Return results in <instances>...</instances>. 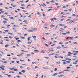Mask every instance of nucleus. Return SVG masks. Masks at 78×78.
Wrapping results in <instances>:
<instances>
[{
    "instance_id": "f257e3e1",
    "label": "nucleus",
    "mask_w": 78,
    "mask_h": 78,
    "mask_svg": "<svg viewBox=\"0 0 78 78\" xmlns=\"http://www.w3.org/2000/svg\"><path fill=\"white\" fill-rule=\"evenodd\" d=\"M27 31L28 32H29V33H31V32H33V30H28Z\"/></svg>"
},
{
    "instance_id": "f03ea898",
    "label": "nucleus",
    "mask_w": 78,
    "mask_h": 78,
    "mask_svg": "<svg viewBox=\"0 0 78 78\" xmlns=\"http://www.w3.org/2000/svg\"><path fill=\"white\" fill-rule=\"evenodd\" d=\"M3 22L4 24H6V23H8V22L6 21H3Z\"/></svg>"
},
{
    "instance_id": "7ed1b4c3",
    "label": "nucleus",
    "mask_w": 78,
    "mask_h": 78,
    "mask_svg": "<svg viewBox=\"0 0 78 78\" xmlns=\"http://www.w3.org/2000/svg\"><path fill=\"white\" fill-rule=\"evenodd\" d=\"M41 52L42 53H45V50H41Z\"/></svg>"
},
{
    "instance_id": "20e7f679",
    "label": "nucleus",
    "mask_w": 78,
    "mask_h": 78,
    "mask_svg": "<svg viewBox=\"0 0 78 78\" xmlns=\"http://www.w3.org/2000/svg\"><path fill=\"white\" fill-rule=\"evenodd\" d=\"M37 14H38V15H39V16H41V14H40V13H39L38 12H37Z\"/></svg>"
},
{
    "instance_id": "39448f33",
    "label": "nucleus",
    "mask_w": 78,
    "mask_h": 78,
    "mask_svg": "<svg viewBox=\"0 0 78 78\" xmlns=\"http://www.w3.org/2000/svg\"><path fill=\"white\" fill-rule=\"evenodd\" d=\"M42 69H44V70H46V69H49V68L45 67H43L42 68Z\"/></svg>"
},
{
    "instance_id": "423d86ee",
    "label": "nucleus",
    "mask_w": 78,
    "mask_h": 78,
    "mask_svg": "<svg viewBox=\"0 0 78 78\" xmlns=\"http://www.w3.org/2000/svg\"><path fill=\"white\" fill-rule=\"evenodd\" d=\"M57 74H58V73H55L53 74L52 76H56V75H57Z\"/></svg>"
},
{
    "instance_id": "0eeeda50",
    "label": "nucleus",
    "mask_w": 78,
    "mask_h": 78,
    "mask_svg": "<svg viewBox=\"0 0 78 78\" xmlns=\"http://www.w3.org/2000/svg\"><path fill=\"white\" fill-rule=\"evenodd\" d=\"M24 53L23 52V53H20V56H22V54H24Z\"/></svg>"
},
{
    "instance_id": "6e6552de",
    "label": "nucleus",
    "mask_w": 78,
    "mask_h": 78,
    "mask_svg": "<svg viewBox=\"0 0 78 78\" xmlns=\"http://www.w3.org/2000/svg\"><path fill=\"white\" fill-rule=\"evenodd\" d=\"M50 27H51V28H52V27H55V26L54 25H50Z\"/></svg>"
},
{
    "instance_id": "1a4fd4ad",
    "label": "nucleus",
    "mask_w": 78,
    "mask_h": 78,
    "mask_svg": "<svg viewBox=\"0 0 78 78\" xmlns=\"http://www.w3.org/2000/svg\"><path fill=\"white\" fill-rule=\"evenodd\" d=\"M49 51H54V50H53V48H51V50L50 49Z\"/></svg>"
},
{
    "instance_id": "9d476101",
    "label": "nucleus",
    "mask_w": 78,
    "mask_h": 78,
    "mask_svg": "<svg viewBox=\"0 0 78 78\" xmlns=\"http://www.w3.org/2000/svg\"><path fill=\"white\" fill-rule=\"evenodd\" d=\"M8 46H9V44H7L5 46V47H6V48H7L8 47Z\"/></svg>"
},
{
    "instance_id": "9b49d317",
    "label": "nucleus",
    "mask_w": 78,
    "mask_h": 78,
    "mask_svg": "<svg viewBox=\"0 0 78 78\" xmlns=\"http://www.w3.org/2000/svg\"><path fill=\"white\" fill-rule=\"evenodd\" d=\"M64 73V72L63 71V72H60V73H58L59 75V74H61V73Z\"/></svg>"
},
{
    "instance_id": "f8f14e48",
    "label": "nucleus",
    "mask_w": 78,
    "mask_h": 78,
    "mask_svg": "<svg viewBox=\"0 0 78 78\" xmlns=\"http://www.w3.org/2000/svg\"><path fill=\"white\" fill-rule=\"evenodd\" d=\"M9 73H14V72L13 71H10L9 72Z\"/></svg>"
},
{
    "instance_id": "ddd939ff",
    "label": "nucleus",
    "mask_w": 78,
    "mask_h": 78,
    "mask_svg": "<svg viewBox=\"0 0 78 78\" xmlns=\"http://www.w3.org/2000/svg\"><path fill=\"white\" fill-rule=\"evenodd\" d=\"M0 69H1L3 70H5V69H4V68H3V67H0Z\"/></svg>"
},
{
    "instance_id": "4468645a",
    "label": "nucleus",
    "mask_w": 78,
    "mask_h": 78,
    "mask_svg": "<svg viewBox=\"0 0 78 78\" xmlns=\"http://www.w3.org/2000/svg\"><path fill=\"white\" fill-rule=\"evenodd\" d=\"M23 73H25L26 72V71L25 70H23L21 71Z\"/></svg>"
},
{
    "instance_id": "2eb2a0df",
    "label": "nucleus",
    "mask_w": 78,
    "mask_h": 78,
    "mask_svg": "<svg viewBox=\"0 0 78 78\" xmlns=\"http://www.w3.org/2000/svg\"><path fill=\"white\" fill-rule=\"evenodd\" d=\"M51 3H55V2H54V1L53 0H52V1H50Z\"/></svg>"
},
{
    "instance_id": "dca6fc26",
    "label": "nucleus",
    "mask_w": 78,
    "mask_h": 78,
    "mask_svg": "<svg viewBox=\"0 0 78 78\" xmlns=\"http://www.w3.org/2000/svg\"><path fill=\"white\" fill-rule=\"evenodd\" d=\"M57 9H59V8H60V6L58 5L57 6Z\"/></svg>"
},
{
    "instance_id": "f3484780",
    "label": "nucleus",
    "mask_w": 78,
    "mask_h": 78,
    "mask_svg": "<svg viewBox=\"0 0 78 78\" xmlns=\"http://www.w3.org/2000/svg\"><path fill=\"white\" fill-rule=\"evenodd\" d=\"M31 38V37H29L27 39L28 40V41H30V38Z\"/></svg>"
},
{
    "instance_id": "a211bd4d",
    "label": "nucleus",
    "mask_w": 78,
    "mask_h": 78,
    "mask_svg": "<svg viewBox=\"0 0 78 78\" xmlns=\"http://www.w3.org/2000/svg\"><path fill=\"white\" fill-rule=\"evenodd\" d=\"M68 54H70V55H72V54H73V53H71L70 52H69L68 53Z\"/></svg>"
},
{
    "instance_id": "6ab92c4d",
    "label": "nucleus",
    "mask_w": 78,
    "mask_h": 78,
    "mask_svg": "<svg viewBox=\"0 0 78 78\" xmlns=\"http://www.w3.org/2000/svg\"><path fill=\"white\" fill-rule=\"evenodd\" d=\"M62 34H63V35H66V34H66V33H62Z\"/></svg>"
},
{
    "instance_id": "aec40b11",
    "label": "nucleus",
    "mask_w": 78,
    "mask_h": 78,
    "mask_svg": "<svg viewBox=\"0 0 78 78\" xmlns=\"http://www.w3.org/2000/svg\"><path fill=\"white\" fill-rule=\"evenodd\" d=\"M59 44L60 45H62V44H63V43L59 42Z\"/></svg>"
},
{
    "instance_id": "412c9836",
    "label": "nucleus",
    "mask_w": 78,
    "mask_h": 78,
    "mask_svg": "<svg viewBox=\"0 0 78 78\" xmlns=\"http://www.w3.org/2000/svg\"><path fill=\"white\" fill-rule=\"evenodd\" d=\"M73 53H78V51H73Z\"/></svg>"
},
{
    "instance_id": "4be33fe9",
    "label": "nucleus",
    "mask_w": 78,
    "mask_h": 78,
    "mask_svg": "<svg viewBox=\"0 0 78 78\" xmlns=\"http://www.w3.org/2000/svg\"><path fill=\"white\" fill-rule=\"evenodd\" d=\"M62 76H63V75H62L60 76H58V77H62Z\"/></svg>"
},
{
    "instance_id": "5701e85b",
    "label": "nucleus",
    "mask_w": 78,
    "mask_h": 78,
    "mask_svg": "<svg viewBox=\"0 0 78 78\" xmlns=\"http://www.w3.org/2000/svg\"><path fill=\"white\" fill-rule=\"evenodd\" d=\"M57 70H58V69H57V68H55L54 71L55 72H56V71H57Z\"/></svg>"
},
{
    "instance_id": "b1692460",
    "label": "nucleus",
    "mask_w": 78,
    "mask_h": 78,
    "mask_svg": "<svg viewBox=\"0 0 78 78\" xmlns=\"http://www.w3.org/2000/svg\"><path fill=\"white\" fill-rule=\"evenodd\" d=\"M70 40H72L74 38L73 37H70Z\"/></svg>"
},
{
    "instance_id": "393cba45",
    "label": "nucleus",
    "mask_w": 78,
    "mask_h": 78,
    "mask_svg": "<svg viewBox=\"0 0 78 78\" xmlns=\"http://www.w3.org/2000/svg\"><path fill=\"white\" fill-rule=\"evenodd\" d=\"M32 37H33V38H36V37L35 36H34Z\"/></svg>"
},
{
    "instance_id": "a878e982",
    "label": "nucleus",
    "mask_w": 78,
    "mask_h": 78,
    "mask_svg": "<svg viewBox=\"0 0 78 78\" xmlns=\"http://www.w3.org/2000/svg\"><path fill=\"white\" fill-rule=\"evenodd\" d=\"M33 38L31 37V38L30 39V41L31 42H33Z\"/></svg>"
},
{
    "instance_id": "bb28decb",
    "label": "nucleus",
    "mask_w": 78,
    "mask_h": 78,
    "mask_svg": "<svg viewBox=\"0 0 78 78\" xmlns=\"http://www.w3.org/2000/svg\"><path fill=\"white\" fill-rule=\"evenodd\" d=\"M64 20L65 19L64 18H63L60 20V21H63V20Z\"/></svg>"
},
{
    "instance_id": "cd10ccee",
    "label": "nucleus",
    "mask_w": 78,
    "mask_h": 78,
    "mask_svg": "<svg viewBox=\"0 0 78 78\" xmlns=\"http://www.w3.org/2000/svg\"><path fill=\"white\" fill-rule=\"evenodd\" d=\"M56 62V64H59L60 63H61V62H60V61H59V62Z\"/></svg>"
},
{
    "instance_id": "c85d7f7f",
    "label": "nucleus",
    "mask_w": 78,
    "mask_h": 78,
    "mask_svg": "<svg viewBox=\"0 0 78 78\" xmlns=\"http://www.w3.org/2000/svg\"><path fill=\"white\" fill-rule=\"evenodd\" d=\"M73 44H77L78 43H77L76 42H73Z\"/></svg>"
},
{
    "instance_id": "c756f323",
    "label": "nucleus",
    "mask_w": 78,
    "mask_h": 78,
    "mask_svg": "<svg viewBox=\"0 0 78 78\" xmlns=\"http://www.w3.org/2000/svg\"><path fill=\"white\" fill-rule=\"evenodd\" d=\"M8 34H10V35H12V34L10 33H8Z\"/></svg>"
},
{
    "instance_id": "7c9ffc66",
    "label": "nucleus",
    "mask_w": 78,
    "mask_h": 78,
    "mask_svg": "<svg viewBox=\"0 0 78 78\" xmlns=\"http://www.w3.org/2000/svg\"><path fill=\"white\" fill-rule=\"evenodd\" d=\"M55 55V53L51 54H49L50 56H51V55Z\"/></svg>"
},
{
    "instance_id": "2f4dec72",
    "label": "nucleus",
    "mask_w": 78,
    "mask_h": 78,
    "mask_svg": "<svg viewBox=\"0 0 78 78\" xmlns=\"http://www.w3.org/2000/svg\"><path fill=\"white\" fill-rule=\"evenodd\" d=\"M3 19H4V20H8V19H6L5 18H3Z\"/></svg>"
},
{
    "instance_id": "473e14b6",
    "label": "nucleus",
    "mask_w": 78,
    "mask_h": 78,
    "mask_svg": "<svg viewBox=\"0 0 78 78\" xmlns=\"http://www.w3.org/2000/svg\"><path fill=\"white\" fill-rule=\"evenodd\" d=\"M18 42H21V41L20 40H18L17 41Z\"/></svg>"
},
{
    "instance_id": "72a5a7b5",
    "label": "nucleus",
    "mask_w": 78,
    "mask_h": 78,
    "mask_svg": "<svg viewBox=\"0 0 78 78\" xmlns=\"http://www.w3.org/2000/svg\"><path fill=\"white\" fill-rule=\"evenodd\" d=\"M69 11H72V9H68Z\"/></svg>"
},
{
    "instance_id": "f704fd0d",
    "label": "nucleus",
    "mask_w": 78,
    "mask_h": 78,
    "mask_svg": "<svg viewBox=\"0 0 78 78\" xmlns=\"http://www.w3.org/2000/svg\"><path fill=\"white\" fill-rule=\"evenodd\" d=\"M39 6H44V5L41 4V5L40 4H39Z\"/></svg>"
},
{
    "instance_id": "c9c22d12",
    "label": "nucleus",
    "mask_w": 78,
    "mask_h": 78,
    "mask_svg": "<svg viewBox=\"0 0 78 78\" xmlns=\"http://www.w3.org/2000/svg\"><path fill=\"white\" fill-rule=\"evenodd\" d=\"M4 31H5V32H8L9 31L8 30H5Z\"/></svg>"
},
{
    "instance_id": "e433bc0d",
    "label": "nucleus",
    "mask_w": 78,
    "mask_h": 78,
    "mask_svg": "<svg viewBox=\"0 0 78 78\" xmlns=\"http://www.w3.org/2000/svg\"><path fill=\"white\" fill-rule=\"evenodd\" d=\"M66 34H70V32L68 31L66 33Z\"/></svg>"
},
{
    "instance_id": "4c0bfd02",
    "label": "nucleus",
    "mask_w": 78,
    "mask_h": 78,
    "mask_svg": "<svg viewBox=\"0 0 78 78\" xmlns=\"http://www.w3.org/2000/svg\"><path fill=\"white\" fill-rule=\"evenodd\" d=\"M30 6V5H28L26 7V8H28V6Z\"/></svg>"
},
{
    "instance_id": "58836bf2",
    "label": "nucleus",
    "mask_w": 78,
    "mask_h": 78,
    "mask_svg": "<svg viewBox=\"0 0 78 78\" xmlns=\"http://www.w3.org/2000/svg\"><path fill=\"white\" fill-rule=\"evenodd\" d=\"M72 23V22L70 21L69 22V23H67V24H69V23Z\"/></svg>"
},
{
    "instance_id": "ea45409f",
    "label": "nucleus",
    "mask_w": 78,
    "mask_h": 78,
    "mask_svg": "<svg viewBox=\"0 0 78 78\" xmlns=\"http://www.w3.org/2000/svg\"><path fill=\"white\" fill-rule=\"evenodd\" d=\"M66 69H71V68L70 67H68L66 68Z\"/></svg>"
},
{
    "instance_id": "a19ab883",
    "label": "nucleus",
    "mask_w": 78,
    "mask_h": 78,
    "mask_svg": "<svg viewBox=\"0 0 78 78\" xmlns=\"http://www.w3.org/2000/svg\"><path fill=\"white\" fill-rule=\"evenodd\" d=\"M66 21H70V19H68L66 20Z\"/></svg>"
},
{
    "instance_id": "79ce46f5",
    "label": "nucleus",
    "mask_w": 78,
    "mask_h": 78,
    "mask_svg": "<svg viewBox=\"0 0 78 78\" xmlns=\"http://www.w3.org/2000/svg\"><path fill=\"white\" fill-rule=\"evenodd\" d=\"M10 19H12V20H14V18L13 17H10Z\"/></svg>"
},
{
    "instance_id": "37998d69",
    "label": "nucleus",
    "mask_w": 78,
    "mask_h": 78,
    "mask_svg": "<svg viewBox=\"0 0 78 78\" xmlns=\"http://www.w3.org/2000/svg\"><path fill=\"white\" fill-rule=\"evenodd\" d=\"M20 67L21 68V69H23V67L22 66H20Z\"/></svg>"
},
{
    "instance_id": "c03bdc74",
    "label": "nucleus",
    "mask_w": 78,
    "mask_h": 78,
    "mask_svg": "<svg viewBox=\"0 0 78 78\" xmlns=\"http://www.w3.org/2000/svg\"><path fill=\"white\" fill-rule=\"evenodd\" d=\"M1 67H5V66L3 65H1Z\"/></svg>"
},
{
    "instance_id": "a18cd8bd",
    "label": "nucleus",
    "mask_w": 78,
    "mask_h": 78,
    "mask_svg": "<svg viewBox=\"0 0 78 78\" xmlns=\"http://www.w3.org/2000/svg\"><path fill=\"white\" fill-rule=\"evenodd\" d=\"M5 9H7V10H8V9H9V8L6 7H5Z\"/></svg>"
},
{
    "instance_id": "49530a36",
    "label": "nucleus",
    "mask_w": 78,
    "mask_h": 78,
    "mask_svg": "<svg viewBox=\"0 0 78 78\" xmlns=\"http://www.w3.org/2000/svg\"><path fill=\"white\" fill-rule=\"evenodd\" d=\"M42 38L43 39H44V41H46V39H45V38H44V37H43Z\"/></svg>"
},
{
    "instance_id": "de8ad7c7",
    "label": "nucleus",
    "mask_w": 78,
    "mask_h": 78,
    "mask_svg": "<svg viewBox=\"0 0 78 78\" xmlns=\"http://www.w3.org/2000/svg\"><path fill=\"white\" fill-rule=\"evenodd\" d=\"M18 70V69H14V71H15V72H16V71H17Z\"/></svg>"
},
{
    "instance_id": "09e8293b",
    "label": "nucleus",
    "mask_w": 78,
    "mask_h": 78,
    "mask_svg": "<svg viewBox=\"0 0 78 78\" xmlns=\"http://www.w3.org/2000/svg\"><path fill=\"white\" fill-rule=\"evenodd\" d=\"M8 76H9V77H12V76L10 75H8Z\"/></svg>"
},
{
    "instance_id": "8fccbe9b",
    "label": "nucleus",
    "mask_w": 78,
    "mask_h": 78,
    "mask_svg": "<svg viewBox=\"0 0 78 78\" xmlns=\"http://www.w3.org/2000/svg\"><path fill=\"white\" fill-rule=\"evenodd\" d=\"M1 13H4V12H4V11H2L1 12Z\"/></svg>"
},
{
    "instance_id": "3c124183",
    "label": "nucleus",
    "mask_w": 78,
    "mask_h": 78,
    "mask_svg": "<svg viewBox=\"0 0 78 78\" xmlns=\"http://www.w3.org/2000/svg\"><path fill=\"white\" fill-rule=\"evenodd\" d=\"M27 44H31V42H28V43H27Z\"/></svg>"
},
{
    "instance_id": "603ef678",
    "label": "nucleus",
    "mask_w": 78,
    "mask_h": 78,
    "mask_svg": "<svg viewBox=\"0 0 78 78\" xmlns=\"http://www.w3.org/2000/svg\"><path fill=\"white\" fill-rule=\"evenodd\" d=\"M20 61H21V62H23V61H24L23 60H22V59H20Z\"/></svg>"
},
{
    "instance_id": "864d4df0",
    "label": "nucleus",
    "mask_w": 78,
    "mask_h": 78,
    "mask_svg": "<svg viewBox=\"0 0 78 78\" xmlns=\"http://www.w3.org/2000/svg\"><path fill=\"white\" fill-rule=\"evenodd\" d=\"M57 48H59L60 49L61 48V47H60V46H58Z\"/></svg>"
},
{
    "instance_id": "5fc2aeb1",
    "label": "nucleus",
    "mask_w": 78,
    "mask_h": 78,
    "mask_svg": "<svg viewBox=\"0 0 78 78\" xmlns=\"http://www.w3.org/2000/svg\"><path fill=\"white\" fill-rule=\"evenodd\" d=\"M3 43H2V42H0V44H2V45H3Z\"/></svg>"
},
{
    "instance_id": "6e6d98bb",
    "label": "nucleus",
    "mask_w": 78,
    "mask_h": 78,
    "mask_svg": "<svg viewBox=\"0 0 78 78\" xmlns=\"http://www.w3.org/2000/svg\"><path fill=\"white\" fill-rule=\"evenodd\" d=\"M45 45L46 46V47H48V45H47V44H45Z\"/></svg>"
},
{
    "instance_id": "4d7b16f0",
    "label": "nucleus",
    "mask_w": 78,
    "mask_h": 78,
    "mask_svg": "<svg viewBox=\"0 0 78 78\" xmlns=\"http://www.w3.org/2000/svg\"><path fill=\"white\" fill-rule=\"evenodd\" d=\"M69 44L68 42H66V43H65V45H67V44Z\"/></svg>"
},
{
    "instance_id": "13d9d810",
    "label": "nucleus",
    "mask_w": 78,
    "mask_h": 78,
    "mask_svg": "<svg viewBox=\"0 0 78 78\" xmlns=\"http://www.w3.org/2000/svg\"><path fill=\"white\" fill-rule=\"evenodd\" d=\"M23 47L24 48H26V46H25V45H23Z\"/></svg>"
},
{
    "instance_id": "bf43d9fd",
    "label": "nucleus",
    "mask_w": 78,
    "mask_h": 78,
    "mask_svg": "<svg viewBox=\"0 0 78 78\" xmlns=\"http://www.w3.org/2000/svg\"><path fill=\"white\" fill-rule=\"evenodd\" d=\"M27 56H30V54H27Z\"/></svg>"
},
{
    "instance_id": "052dcab7",
    "label": "nucleus",
    "mask_w": 78,
    "mask_h": 78,
    "mask_svg": "<svg viewBox=\"0 0 78 78\" xmlns=\"http://www.w3.org/2000/svg\"><path fill=\"white\" fill-rule=\"evenodd\" d=\"M75 39H76L77 38H78V36H76V37H74Z\"/></svg>"
},
{
    "instance_id": "680f3d73",
    "label": "nucleus",
    "mask_w": 78,
    "mask_h": 78,
    "mask_svg": "<svg viewBox=\"0 0 78 78\" xmlns=\"http://www.w3.org/2000/svg\"><path fill=\"white\" fill-rule=\"evenodd\" d=\"M16 78H20V76H16Z\"/></svg>"
},
{
    "instance_id": "e2e57ef3",
    "label": "nucleus",
    "mask_w": 78,
    "mask_h": 78,
    "mask_svg": "<svg viewBox=\"0 0 78 78\" xmlns=\"http://www.w3.org/2000/svg\"><path fill=\"white\" fill-rule=\"evenodd\" d=\"M16 40H19V38H17L15 39Z\"/></svg>"
},
{
    "instance_id": "0e129e2a",
    "label": "nucleus",
    "mask_w": 78,
    "mask_h": 78,
    "mask_svg": "<svg viewBox=\"0 0 78 78\" xmlns=\"http://www.w3.org/2000/svg\"><path fill=\"white\" fill-rule=\"evenodd\" d=\"M29 69H30L29 67L27 68V70H29Z\"/></svg>"
},
{
    "instance_id": "69168bd1",
    "label": "nucleus",
    "mask_w": 78,
    "mask_h": 78,
    "mask_svg": "<svg viewBox=\"0 0 78 78\" xmlns=\"http://www.w3.org/2000/svg\"><path fill=\"white\" fill-rule=\"evenodd\" d=\"M53 20H54L53 19H51V21H53Z\"/></svg>"
},
{
    "instance_id": "338daca9",
    "label": "nucleus",
    "mask_w": 78,
    "mask_h": 78,
    "mask_svg": "<svg viewBox=\"0 0 78 78\" xmlns=\"http://www.w3.org/2000/svg\"><path fill=\"white\" fill-rule=\"evenodd\" d=\"M24 4H22L21 5V6H24Z\"/></svg>"
},
{
    "instance_id": "774afa93",
    "label": "nucleus",
    "mask_w": 78,
    "mask_h": 78,
    "mask_svg": "<svg viewBox=\"0 0 78 78\" xmlns=\"http://www.w3.org/2000/svg\"><path fill=\"white\" fill-rule=\"evenodd\" d=\"M78 61V60H76V61H75V62L76 63V62H77Z\"/></svg>"
}]
</instances>
